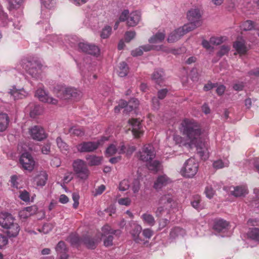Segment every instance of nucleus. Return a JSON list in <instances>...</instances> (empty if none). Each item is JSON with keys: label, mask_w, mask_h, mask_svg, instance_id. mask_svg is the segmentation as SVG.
Returning a JSON list of instances; mask_svg holds the SVG:
<instances>
[{"label": "nucleus", "mask_w": 259, "mask_h": 259, "mask_svg": "<svg viewBox=\"0 0 259 259\" xmlns=\"http://www.w3.org/2000/svg\"><path fill=\"white\" fill-rule=\"evenodd\" d=\"M118 154L125 153L127 156L131 155L135 151L136 148L133 146H128L126 147L123 143L119 145Z\"/></svg>", "instance_id": "nucleus-31"}, {"label": "nucleus", "mask_w": 259, "mask_h": 259, "mask_svg": "<svg viewBox=\"0 0 259 259\" xmlns=\"http://www.w3.org/2000/svg\"><path fill=\"white\" fill-rule=\"evenodd\" d=\"M128 123L132 126V131L135 137L139 138L143 134V130L140 120L132 119L129 120Z\"/></svg>", "instance_id": "nucleus-19"}, {"label": "nucleus", "mask_w": 259, "mask_h": 259, "mask_svg": "<svg viewBox=\"0 0 259 259\" xmlns=\"http://www.w3.org/2000/svg\"><path fill=\"white\" fill-rule=\"evenodd\" d=\"M68 240L72 245H78L80 243H83L88 248L93 249L97 243L101 240L98 236L97 238H92L90 235H86L83 238L80 239L76 234H71L68 237Z\"/></svg>", "instance_id": "nucleus-3"}, {"label": "nucleus", "mask_w": 259, "mask_h": 259, "mask_svg": "<svg viewBox=\"0 0 259 259\" xmlns=\"http://www.w3.org/2000/svg\"><path fill=\"white\" fill-rule=\"evenodd\" d=\"M56 143L58 147L62 152L65 153L68 151V145L60 137L56 139Z\"/></svg>", "instance_id": "nucleus-40"}, {"label": "nucleus", "mask_w": 259, "mask_h": 259, "mask_svg": "<svg viewBox=\"0 0 259 259\" xmlns=\"http://www.w3.org/2000/svg\"><path fill=\"white\" fill-rule=\"evenodd\" d=\"M179 130L184 137L174 135L173 140L176 144L188 147L194 146L200 157L204 160L207 159L209 157L208 132L201 128L194 119L189 118L182 121Z\"/></svg>", "instance_id": "nucleus-1"}, {"label": "nucleus", "mask_w": 259, "mask_h": 259, "mask_svg": "<svg viewBox=\"0 0 259 259\" xmlns=\"http://www.w3.org/2000/svg\"><path fill=\"white\" fill-rule=\"evenodd\" d=\"M113 236L112 235H109L104 240V244L105 246H110L112 245V241H113Z\"/></svg>", "instance_id": "nucleus-64"}, {"label": "nucleus", "mask_w": 259, "mask_h": 259, "mask_svg": "<svg viewBox=\"0 0 259 259\" xmlns=\"http://www.w3.org/2000/svg\"><path fill=\"white\" fill-rule=\"evenodd\" d=\"M48 177L46 171H41L34 178V182L37 187H42L46 184Z\"/></svg>", "instance_id": "nucleus-24"}, {"label": "nucleus", "mask_w": 259, "mask_h": 259, "mask_svg": "<svg viewBox=\"0 0 259 259\" xmlns=\"http://www.w3.org/2000/svg\"><path fill=\"white\" fill-rule=\"evenodd\" d=\"M186 234L185 231L179 227H175L171 230L170 233V237L175 238L179 236H183Z\"/></svg>", "instance_id": "nucleus-39"}, {"label": "nucleus", "mask_w": 259, "mask_h": 259, "mask_svg": "<svg viewBox=\"0 0 259 259\" xmlns=\"http://www.w3.org/2000/svg\"><path fill=\"white\" fill-rule=\"evenodd\" d=\"M55 90L57 91L58 97L63 100L78 99L81 96V92L72 87L58 86Z\"/></svg>", "instance_id": "nucleus-5"}, {"label": "nucleus", "mask_w": 259, "mask_h": 259, "mask_svg": "<svg viewBox=\"0 0 259 259\" xmlns=\"http://www.w3.org/2000/svg\"><path fill=\"white\" fill-rule=\"evenodd\" d=\"M15 218L9 213H0V226L6 230V234L9 237H16L20 228L18 223L14 222Z\"/></svg>", "instance_id": "nucleus-2"}, {"label": "nucleus", "mask_w": 259, "mask_h": 259, "mask_svg": "<svg viewBox=\"0 0 259 259\" xmlns=\"http://www.w3.org/2000/svg\"><path fill=\"white\" fill-rule=\"evenodd\" d=\"M165 37V34L163 32H158L149 39L150 44H158L162 42Z\"/></svg>", "instance_id": "nucleus-35"}, {"label": "nucleus", "mask_w": 259, "mask_h": 259, "mask_svg": "<svg viewBox=\"0 0 259 259\" xmlns=\"http://www.w3.org/2000/svg\"><path fill=\"white\" fill-rule=\"evenodd\" d=\"M225 40V38L223 36L211 37L210 38V42L212 45H219Z\"/></svg>", "instance_id": "nucleus-52"}, {"label": "nucleus", "mask_w": 259, "mask_h": 259, "mask_svg": "<svg viewBox=\"0 0 259 259\" xmlns=\"http://www.w3.org/2000/svg\"><path fill=\"white\" fill-rule=\"evenodd\" d=\"M201 14L198 9H192L187 13V18L190 23L184 25V28L189 31H192L201 24Z\"/></svg>", "instance_id": "nucleus-6"}, {"label": "nucleus", "mask_w": 259, "mask_h": 259, "mask_svg": "<svg viewBox=\"0 0 259 259\" xmlns=\"http://www.w3.org/2000/svg\"><path fill=\"white\" fill-rule=\"evenodd\" d=\"M41 4L42 6L48 9H51L54 8L56 2L55 0H40Z\"/></svg>", "instance_id": "nucleus-48"}, {"label": "nucleus", "mask_w": 259, "mask_h": 259, "mask_svg": "<svg viewBox=\"0 0 259 259\" xmlns=\"http://www.w3.org/2000/svg\"><path fill=\"white\" fill-rule=\"evenodd\" d=\"M199 167L198 163L193 158L188 159L184 163L181 170L182 176L187 178H192L197 174Z\"/></svg>", "instance_id": "nucleus-7"}, {"label": "nucleus", "mask_w": 259, "mask_h": 259, "mask_svg": "<svg viewBox=\"0 0 259 259\" xmlns=\"http://www.w3.org/2000/svg\"><path fill=\"white\" fill-rule=\"evenodd\" d=\"M131 199L128 197L121 198L118 200V203L121 205L129 206L131 203Z\"/></svg>", "instance_id": "nucleus-56"}, {"label": "nucleus", "mask_w": 259, "mask_h": 259, "mask_svg": "<svg viewBox=\"0 0 259 259\" xmlns=\"http://www.w3.org/2000/svg\"><path fill=\"white\" fill-rule=\"evenodd\" d=\"M86 159L89 165L91 166L99 165L102 161V157L96 155H89L87 156Z\"/></svg>", "instance_id": "nucleus-36"}, {"label": "nucleus", "mask_w": 259, "mask_h": 259, "mask_svg": "<svg viewBox=\"0 0 259 259\" xmlns=\"http://www.w3.org/2000/svg\"><path fill=\"white\" fill-rule=\"evenodd\" d=\"M156 155L155 151L151 144L145 145L138 152V157L141 160L148 162L154 158Z\"/></svg>", "instance_id": "nucleus-11"}, {"label": "nucleus", "mask_w": 259, "mask_h": 259, "mask_svg": "<svg viewBox=\"0 0 259 259\" xmlns=\"http://www.w3.org/2000/svg\"><path fill=\"white\" fill-rule=\"evenodd\" d=\"M172 200V196L170 194L161 196L158 201L159 206L155 212L156 215L158 217H160L168 208L171 207Z\"/></svg>", "instance_id": "nucleus-9"}, {"label": "nucleus", "mask_w": 259, "mask_h": 259, "mask_svg": "<svg viewBox=\"0 0 259 259\" xmlns=\"http://www.w3.org/2000/svg\"><path fill=\"white\" fill-rule=\"evenodd\" d=\"M229 228V223L223 219H220L216 221L213 229L219 232H226Z\"/></svg>", "instance_id": "nucleus-29"}, {"label": "nucleus", "mask_w": 259, "mask_h": 259, "mask_svg": "<svg viewBox=\"0 0 259 259\" xmlns=\"http://www.w3.org/2000/svg\"><path fill=\"white\" fill-rule=\"evenodd\" d=\"M191 205L195 209L200 210L205 208V205L203 203H201V197L199 195H195L191 202Z\"/></svg>", "instance_id": "nucleus-32"}, {"label": "nucleus", "mask_w": 259, "mask_h": 259, "mask_svg": "<svg viewBox=\"0 0 259 259\" xmlns=\"http://www.w3.org/2000/svg\"><path fill=\"white\" fill-rule=\"evenodd\" d=\"M37 208L35 205L26 207L19 212V217L22 220H24L33 215L37 211Z\"/></svg>", "instance_id": "nucleus-23"}, {"label": "nucleus", "mask_w": 259, "mask_h": 259, "mask_svg": "<svg viewBox=\"0 0 259 259\" xmlns=\"http://www.w3.org/2000/svg\"><path fill=\"white\" fill-rule=\"evenodd\" d=\"M139 105V101L135 98L132 99L127 104V103L123 100H121L119 103V106L121 108H124V111L126 112H130L133 109L136 108Z\"/></svg>", "instance_id": "nucleus-21"}, {"label": "nucleus", "mask_w": 259, "mask_h": 259, "mask_svg": "<svg viewBox=\"0 0 259 259\" xmlns=\"http://www.w3.org/2000/svg\"><path fill=\"white\" fill-rule=\"evenodd\" d=\"M42 110L39 105H35L33 109L30 111V115L31 117L34 118L36 115L41 113Z\"/></svg>", "instance_id": "nucleus-50"}, {"label": "nucleus", "mask_w": 259, "mask_h": 259, "mask_svg": "<svg viewBox=\"0 0 259 259\" xmlns=\"http://www.w3.org/2000/svg\"><path fill=\"white\" fill-rule=\"evenodd\" d=\"M19 197L25 202H28L30 200L29 194L26 190L20 191Z\"/></svg>", "instance_id": "nucleus-55"}, {"label": "nucleus", "mask_w": 259, "mask_h": 259, "mask_svg": "<svg viewBox=\"0 0 259 259\" xmlns=\"http://www.w3.org/2000/svg\"><path fill=\"white\" fill-rule=\"evenodd\" d=\"M29 134L34 140L41 141L47 137V134L44 128L40 125H34L29 128Z\"/></svg>", "instance_id": "nucleus-12"}, {"label": "nucleus", "mask_w": 259, "mask_h": 259, "mask_svg": "<svg viewBox=\"0 0 259 259\" xmlns=\"http://www.w3.org/2000/svg\"><path fill=\"white\" fill-rule=\"evenodd\" d=\"M247 236L249 240L259 243V229L256 228L250 229L247 233Z\"/></svg>", "instance_id": "nucleus-34"}, {"label": "nucleus", "mask_w": 259, "mask_h": 259, "mask_svg": "<svg viewBox=\"0 0 259 259\" xmlns=\"http://www.w3.org/2000/svg\"><path fill=\"white\" fill-rule=\"evenodd\" d=\"M143 223L147 226H153L155 224L154 217L150 213H144L141 216Z\"/></svg>", "instance_id": "nucleus-33"}, {"label": "nucleus", "mask_w": 259, "mask_h": 259, "mask_svg": "<svg viewBox=\"0 0 259 259\" xmlns=\"http://www.w3.org/2000/svg\"><path fill=\"white\" fill-rule=\"evenodd\" d=\"M102 231L103 232L102 236H106L107 235H112L115 233V231L111 229L110 226L108 225H105L102 227Z\"/></svg>", "instance_id": "nucleus-53"}, {"label": "nucleus", "mask_w": 259, "mask_h": 259, "mask_svg": "<svg viewBox=\"0 0 259 259\" xmlns=\"http://www.w3.org/2000/svg\"><path fill=\"white\" fill-rule=\"evenodd\" d=\"M56 250L57 252L59 259H67L68 255L66 253V247L64 242L60 241L56 247Z\"/></svg>", "instance_id": "nucleus-26"}, {"label": "nucleus", "mask_w": 259, "mask_h": 259, "mask_svg": "<svg viewBox=\"0 0 259 259\" xmlns=\"http://www.w3.org/2000/svg\"><path fill=\"white\" fill-rule=\"evenodd\" d=\"M130 186V182L128 180L124 179L120 182L119 185V190L121 191H124L128 189Z\"/></svg>", "instance_id": "nucleus-49"}, {"label": "nucleus", "mask_w": 259, "mask_h": 259, "mask_svg": "<svg viewBox=\"0 0 259 259\" xmlns=\"http://www.w3.org/2000/svg\"><path fill=\"white\" fill-rule=\"evenodd\" d=\"M229 161L227 159H224V160L219 159L214 161L213 163V167L217 169L227 167L229 166Z\"/></svg>", "instance_id": "nucleus-42"}, {"label": "nucleus", "mask_w": 259, "mask_h": 259, "mask_svg": "<svg viewBox=\"0 0 259 259\" xmlns=\"http://www.w3.org/2000/svg\"><path fill=\"white\" fill-rule=\"evenodd\" d=\"M128 72V67L127 64L124 62L120 63L117 70L118 75L120 77H124L127 74Z\"/></svg>", "instance_id": "nucleus-38"}, {"label": "nucleus", "mask_w": 259, "mask_h": 259, "mask_svg": "<svg viewBox=\"0 0 259 259\" xmlns=\"http://www.w3.org/2000/svg\"><path fill=\"white\" fill-rule=\"evenodd\" d=\"M90 45L87 42H79L78 43L77 46L79 50L87 53L88 49L90 48Z\"/></svg>", "instance_id": "nucleus-54"}, {"label": "nucleus", "mask_w": 259, "mask_h": 259, "mask_svg": "<svg viewBox=\"0 0 259 259\" xmlns=\"http://www.w3.org/2000/svg\"><path fill=\"white\" fill-rule=\"evenodd\" d=\"M171 179L166 175H161L159 176L154 182L153 188L158 191L171 183Z\"/></svg>", "instance_id": "nucleus-17"}, {"label": "nucleus", "mask_w": 259, "mask_h": 259, "mask_svg": "<svg viewBox=\"0 0 259 259\" xmlns=\"http://www.w3.org/2000/svg\"><path fill=\"white\" fill-rule=\"evenodd\" d=\"M189 30H186L184 26L180 27L172 32L167 38V41L169 43L174 42L178 40L182 36L189 32Z\"/></svg>", "instance_id": "nucleus-18"}, {"label": "nucleus", "mask_w": 259, "mask_h": 259, "mask_svg": "<svg viewBox=\"0 0 259 259\" xmlns=\"http://www.w3.org/2000/svg\"><path fill=\"white\" fill-rule=\"evenodd\" d=\"M49 17H47L44 19H43L42 20L39 21L37 23L38 25H41L42 28H45V29L47 30L48 29L50 28V24L49 23Z\"/></svg>", "instance_id": "nucleus-57"}, {"label": "nucleus", "mask_w": 259, "mask_h": 259, "mask_svg": "<svg viewBox=\"0 0 259 259\" xmlns=\"http://www.w3.org/2000/svg\"><path fill=\"white\" fill-rule=\"evenodd\" d=\"M132 230L131 231V234L136 241H138L139 239V236L141 233L142 228L141 225L138 224L136 222H132L131 224Z\"/></svg>", "instance_id": "nucleus-27"}, {"label": "nucleus", "mask_w": 259, "mask_h": 259, "mask_svg": "<svg viewBox=\"0 0 259 259\" xmlns=\"http://www.w3.org/2000/svg\"><path fill=\"white\" fill-rule=\"evenodd\" d=\"M9 94L14 100L21 99L28 95V93L23 89H18L16 86H13L10 89Z\"/></svg>", "instance_id": "nucleus-20"}, {"label": "nucleus", "mask_w": 259, "mask_h": 259, "mask_svg": "<svg viewBox=\"0 0 259 259\" xmlns=\"http://www.w3.org/2000/svg\"><path fill=\"white\" fill-rule=\"evenodd\" d=\"M112 33V27L108 25L105 26L100 32V36L102 39L108 38Z\"/></svg>", "instance_id": "nucleus-43"}, {"label": "nucleus", "mask_w": 259, "mask_h": 259, "mask_svg": "<svg viewBox=\"0 0 259 259\" xmlns=\"http://www.w3.org/2000/svg\"><path fill=\"white\" fill-rule=\"evenodd\" d=\"M241 28L244 31H248L252 30L255 27V25L253 22L251 20H247L241 25Z\"/></svg>", "instance_id": "nucleus-44"}, {"label": "nucleus", "mask_w": 259, "mask_h": 259, "mask_svg": "<svg viewBox=\"0 0 259 259\" xmlns=\"http://www.w3.org/2000/svg\"><path fill=\"white\" fill-rule=\"evenodd\" d=\"M230 50V48L227 46H223L221 47L220 50L218 53V55L219 57H222L223 56L227 54Z\"/></svg>", "instance_id": "nucleus-58"}, {"label": "nucleus", "mask_w": 259, "mask_h": 259, "mask_svg": "<svg viewBox=\"0 0 259 259\" xmlns=\"http://www.w3.org/2000/svg\"><path fill=\"white\" fill-rule=\"evenodd\" d=\"M100 49L98 46L94 45H90V48H89L88 53L92 55L97 56L100 54Z\"/></svg>", "instance_id": "nucleus-47"}, {"label": "nucleus", "mask_w": 259, "mask_h": 259, "mask_svg": "<svg viewBox=\"0 0 259 259\" xmlns=\"http://www.w3.org/2000/svg\"><path fill=\"white\" fill-rule=\"evenodd\" d=\"M35 96L40 101L44 102L53 105H56L58 103L57 99L50 97L47 92L43 88L41 87H39L36 91Z\"/></svg>", "instance_id": "nucleus-15"}, {"label": "nucleus", "mask_w": 259, "mask_h": 259, "mask_svg": "<svg viewBox=\"0 0 259 259\" xmlns=\"http://www.w3.org/2000/svg\"><path fill=\"white\" fill-rule=\"evenodd\" d=\"M152 79L157 84H161L164 78V73L162 69H159L155 70L151 76Z\"/></svg>", "instance_id": "nucleus-28"}, {"label": "nucleus", "mask_w": 259, "mask_h": 259, "mask_svg": "<svg viewBox=\"0 0 259 259\" xmlns=\"http://www.w3.org/2000/svg\"><path fill=\"white\" fill-rule=\"evenodd\" d=\"M20 162L24 169L28 171L33 170L35 165V161L31 155L28 152L23 153L20 158Z\"/></svg>", "instance_id": "nucleus-14"}, {"label": "nucleus", "mask_w": 259, "mask_h": 259, "mask_svg": "<svg viewBox=\"0 0 259 259\" xmlns=\"http://www.w3.org/2000/svg\"><path fill=\"white\" fill-rule=\"evenodd\" d=\"M136 35V32L135 31H130L126 32L125 34V39L126 42L130 41L133 39Z\"/></svg>", "instance_id": "nucleus-63"}, {"label": "nucleus", "mask_w": 259, "mask_h": 259, "mask_svg": "<svg viewBox=\"0 0 259 259\" xmlns=\"http://www.w3.org/2000/svg\"><path fill=\"white\" fill-rule=\"evenodd\" d=\"M42 66L37 62L27 61V64L23 65V68L33 77H37L41 73Z\"/></svg>", "instance_id": "nucleus-13"}, {"label": "nucleus", "mask_w": 259, "mask_h": 259, "mask_svg": "<svg viewBox=\"0 0 259 259\" xmlns=\"http://www.w3.org/2000/svg\"><path fill=\"white\" fill-rule=\"evenodd\" d=\"M12 8H16L20 6L23 0H7Z\"/></svg>", "instance_id": "nucleus-60"}, {"label": "nucleus", "mask_w": 259, "mask_h": 259, "mask_svg": "<svg viewBox=\"0 0 259 259\" xmlns=\"http://www.w3.org/2000/svg\"><path fill=\"white\" fill-rule=\"evenodd\" d=\"M254 198L252 200L251 203L252 206L259 208V188L254 189Z\"/></svg>", "instance_id": "nucleus-46"}, {"label": "nucleus", "mask_w": 259, "mask_h": 259, "mask_svg": "<svg viewBox=\"0 0 259 259\" xmlns=\"http://www.w3.org/2000/svg\"><path fill=\"white\" fill-rule=\"evenodd\" d=\"M129 11L127 10H124L121 14L119 21L121 22H124L126 21L127 22L128 17L129 16Z\"/></svg>", "instance_id": "nucleus-61"}, {"label": "nucleus", "mask_w": 259, "mask_h": 259, "mask_svg": "<svg viewBox=\"0 0 259 259\" xmlns=\"http://www.w3.org/2000/svg\"><path fill=\"white\" fill-rule=\"evenodd\" d=\"M73 168L76 177L81 180L88 178L90 171L84 161L77 159L73 162Z\"/></svg>", "instance_id": "nucleus-8"}, {"label": "nucleus", "mask_w": 259, "mask_h": 259, "mask_svg": "<svg viewBox=\"0 0 259 259\" xmlns=\"http://www.w3.org/2000/svg\"><path fill=\"white\" fill-rule=\"evenodd\" d=\"M69 133L72 135L82 136L84 135V132L79 127L74 126L70 128Z\"/></svg>", "instance_id": "nucleus-45"}, {"label": "nucleus", "mask_w": 259, "mask_h": 259, "mask_svg": "<svg viewBox=\"0 0 259 259\" xmlns=\"http://www.w3.org/2000/svg\"><path fill=\"white\" fill-rule=\"evenodd\" d=\"M108 140L107 137H102L97 142H83L77 146V149L80 152H92L97 149L100 145L103 144L104 141Z\"/></svg>", "instance_id": "nucleus-10"}, {"label": "nucleus", "mask_w": 259, "mask_h": 259, "mask_svg": "<svg viewBox=\"0 0 259 259\" xmlns=\"http://www.w3.org/2000/svg\"><path fill=\"white\" fill-rule=\"evenodd\" d=\"M8 243V239L7 236L0 234V249L3 248Z\"/></svg>", "instance_id": "nucleus-59"}, {"label": "nucleus", "mask_w": 259, "mask_h": 259, "mask_svg": "<svg viewBox=\"0 0 259 259\" xmlns=\"http://www.w3.org/2000/svg\"><path fill=\"white\" fill-rule=\"evenodd\" d=\"M230 194L236 197L245 196L248 193L247 187L245 185L230 187Z\"/></svg>", "instance_id": "nucleus-16"}, {"label": "nucleus", "mask_w": 259, "mask_h": 259, "mask_svg": "<svg viewBox=\"0 0 259 259\" xmlns=\"http://www.w3.org/2000/svg\"><path fill=\"white\" fill-rule=\"evenodd\" d=\"M10 122L7 114L0 111V132L5 131L8 127Z\"/></svg>", "instance_id": "nucleus-30"}, {"label": "nucleus", "mask_w": 259, "mask_h": 259, "mask_svg": "<svg viewBox=\"0 0 259 259\" xmlns=\"http://www.w3.org/2000/svg\"><path fill=\"white\" fill-rule=\"evenodd\" d=\"M147 162V166L150 170L157 172L161 169V163L157 160H151Z\"/></svg>", "instance_id": "nucleus-37"}, {"label": "nucleus", "mask_w": 259, "mask_h": 259, "mask_svg": "<svg viewBox=\"0 0 259 259\" xmlns=\"http://www.w3.org/2000/svg\"><path fill=\"white\" fill-rule=\"evenodd\" d=\"M205 194L207 198H212L215 194V191L211 186H207L205 189Z\"/></svg>", "instance_id": "nucleus-51"}, {"label": "nucleus", "mask_w": 259, "mask_h": 259, "mask_svg": "<svg viewBox=\"0 0 259 259\" xmlns=\"http://www.w3.org/2000/svg\"><path fill=\"white\" fill-rule=\"evenodd\" d=\"M53 229V226L51 224H45L41 228V230H39L40 232H43L44 234L48 233Z\"/></svg>", "instance_id": "nucleus-62"}, {"label": "nucleus", "mask_w": 259, "mask_h": 259, "mask_svg": "<svg viewBox=\"0 0 259 259\" xmlns=\"http://www.w3.org/2000/svg\"><path fill=\"white\" fill-rule=\"evenodd\" d=\"M141 20V14L138 11H135L131 12L127 19V26L129 27H134L138 24Z\"/></svg>", "instance_id": "nucleus-22"}, {"label": "nucleus", "mask_w": 259, "mask_h": 259, "mask_svg": "<svg viewBox=\"0 0 259 259\" xmlns=\"http://www.w3.org/2000/svg\"><path fill=\"white\" fill-rule=\"evenodd\" d=\"M119 149V145L114 144H110L106 149V154L110 156L116 153L118 154Z\"/></svg>", "instance_id": "nucleus-41"}, {"label": "nucleus", "mask_w": 259, "mask_h": 259, "mask_svg": "<svg viewBox=\"0 0 259 259\" xmlns=\"http://www.w3.org/2000/svg\"><path fill=\"white\" fill-rule=\"evenodd\" d=\"M152 50L161 51L166 53H171L175 55L180 54V51L179 50L169 49L163 45L153 46L148 44L140 46L138 48H137L135 50L132 51V55L134 57L141 56L143 54V52H148Z\"/></svg>", "instance_id": "nucleus-4"}, {"label": "nucleus", "mask_w": 259, "mask_h": 259, "mask_svg": "<svg viewBox=\"0 0 259 259\" xmlns=\"http://www.w3.org/2000/svg\"><path fill=\"white\" fill-rule=\"evenodd\" d=\"M233 47L240 55L245 54L248 51L245 40L241 38L234 43Z\"/></svg>", "instance_id": "nucleus-25"}]
</instances>
